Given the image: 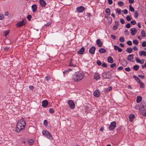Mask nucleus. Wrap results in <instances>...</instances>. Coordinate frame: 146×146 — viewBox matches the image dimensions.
<instances>
[{"mask_svg":"<svg viewBox=\"0 0 146 146\" xmlns=\"http://www.w3.org/2000/svg\"><path fill=\"white\" fill-rule=\"evenodd\" d=\"M26 125V122L24 120L21 119L18 121L17 123L15 131L17 132H19L25 127Z\"/></svg>","mask_w":146,"mask_h":146,"instance_id":"1","label":"nucleus"},{"mask_svg":"<svg viewBox=\"0 0 146 146\" xmlns=\"http://www.w3.org/2000/svg\"><path fill=\"white\" fill-rule=\"evenodd\" d=\"M84 74L80 72H77L74 74L72 76V79L75 82H77L81 80L84 77Z\"/></svg>","mask_w":146,"mask_h":146,"instance_id":"2","label":"nucleus"},{"mask_svg":"<svg viewBox=\"0 0 146 146\" xmlns=\"http://www.w3.org/2000/svg\"><path fill=\"white\" fill-rule=\"evenodd\" d=\"M42 133L43 135L48 139H52V137L49 132L46 130H43Z\"/></svg>","mask_w":146,"mask_h":146,"instance_id":"3","label":"nucleus"},{"mask_svg":"<svg viewBox=\"0 0 146 146\" xmlns=\"http://www.w3.org/2000/svg\"><path fill=\"white\" fill-rule=\"evenodd\" d=\"M116 123L115 121L111 122L110 125L109 127V129L110 130H113L115 127Z\"/></svg>","mask_w":146,"mask_h":146,"instance_id":"4","label":"nucleus"},{"mask_svg":"<svg viewBox=\"0 0 146 146\" xmlns=\"http://www.w3.org/2000/svg\"><path fill=\"white\" fill-rule=\"evenodd\" d=\"M26 23V22L25 21L23 20L22 21L19 22L17 23L16 25L17 27H19L25 25Z\"/></svg>","mask_w":146,"mask_h":146,"instance_id":"5","label":"nucleus"},{"mask_svg":"<svg viewBox=\"0 0 146 146\" xmlns=\"http://www.w3.org/2000/svg\"><path fill=\"white\" fill-rule=\"evenodd\" d=\"M85 10V8L83 6H81L77 8L76 10L78 13H81L82 12Z\"/></svg>","mask_w":146,"mask_h":146,"instance_id":"6","label":"nucleus"},{"mask_svg":"<svg viewBox=\"0 0 146 146\" xmlns=\"http://www.w3.org/2000/svg\"><path fill=\"white\" fill-rule=\"evenodd\" d=\"M68 104L70 108L73 109L75 108V104L74 102L72 100H69L68 101Z\"/></svg>","mask_w":146,"mask_h":146,"instance_id":"7","label":"nucleus"},{"mask_svg":"<svg viewBox=\"0 0 146 146\" xmlns=\"http://www.w3.org/2000/svg\"><path fill=\"white\" fill-rule=\"evenodd\" d=\"M94 79L96 80H98L100 77V74L98 73H95L94 76Z\"/></svg>","mask_w":146,"mask_h":146,"instance_id":"8","label":"nucleus"},{"mask_svg":"<svg viewBox=\"0 0 146 146\" xmlns=\"http://www.w3.org/2000/svg\"><path fill=\"white\" fill-rule=\"evenodd\" d=\"M96 48L94 46H92L89 50V52L92 54H94Z\"/></svg>","mask_w":146,"mask_h":146,"instance_id":"9","label":"nucleus"},{"mask_svg":"<svg viewBox=\"0 0 146 146\" xmlns=\"http://www.w3.org/2000/svg\"><path fill=\"white\" fill-rule=\"evenodd\" d=\"M40 3L42 7H44L46 5V3L44 0H39Z\"/></svg>","mask_w":146,"mask_h":146,"instance_id":"10","label":"nucleus"},{"mask_svg":"<svg viewBox=\"0 0 146 146\" xmlns=\"http://www.w3.org/2000/svg\"><path fill=\"white\" fill-rule=\"evenodd\" d=\"M131 34L133 35H135L137 33V30L135 28H132L131 29Z\"/></svg>","mask_w":146,"mask_h":146,"instance_id":"11","label":"nucleus"},{"mask_svg":"<svg viewBox=\"0 0 146 146\" xmlns=\"http://www.w3.org/2000/svg\"><path fill=\"white\" fill-rule=\"evenodd\" d=\"M94 96L96 97H99L100 95V92L98 90H96L94 93Z\"/></svg>","mask_w":146,"mask_h":146,"instance_id":"12","label":"nucleus"},{"mask_svg":"<svg viewBox=\"0 0 146 146\" xmlns=\"http://www.w3.org/2000/svg\"><path fill=\"white\" fill-rule=\"evenodd\" d=\"M96 43L98 46L100 47L102 46L103 44L102 42L99 39H98L97 40Z\"/></svg>","mask_w":146,"mask_h":146,"instance_id":"13","label":"nucleus"},{"mask_svg":"<svg viewBox=\"0 0 146 146\" xmlns=\"http://www.w3.org/2000/svg\"><path fill=\"white\" fill-rule=\"evenodd\" d=\"M48 104V102L46 100H44L42 102V106L44 107H46Z\"/></svg>","mask_w":146,"mask_h":146,"instance_id":"14","label":"nucleus"},{"mask_svg":"<svg viewBox=\"0 0 146 146\" xmlns=\"http://www.w3.org/2000/svg\"><path fill=\"white\" fill-rule=\"evenodd\" d=\"M133 58V55L132 54L129 55L127 57V59L128 60L132 61Z\"/></svg>","mask_w":146,"mask_h":146,"instance_id":"15","label":"nucleus"},{"mask_svg":"<svg viewBox=\"0 0 146 146\" xmlns=\"http://www.w3.org/2000/svg\"><path fill=\"white\" fill-rule=\"evenodd\" d=\"M136 61L138 63L142 64L144 62V60H140L139 58H135Z\"/></svg>","mask_w":146,"mask_h":146,"instance_id":"16","label":"nucleus"},{"mask_svg":"<svg viewBox=\"0 0 146 146\" xmlns=\"http://www.w3.org/2000/svg\"><path fill=\"white\" fill-rule=\"evenodd\" d=\"M85 50L84 48L83 47H82L79 51H78V53L79 54H82L83 53Z\"/></svg>","mask_w":146,"mask_h":146,"instance_id":"17","label":"nucleus"},{"mask_svg":"<svg viewBox=\"0 0 146 146\" xmlns=\"http://www.w3.org/2000/svg\"><path fill=\"white\" fill-rule=\"evenodd\" d=\"M139 54L140 56L143 55L146 56V52L144 50L141 51L139 52Z\"/></svg>","mask_w":146,"mask_h":146,"instance_id":"18","label":"nucleus"},{"mask_svg":"<svg viewBox=\"0 0 146 146\" xmlns=\"http://www.w3.org/2000/svg\"><path fill=\"white\" fill-rule=\"evenodd\" d=\"M32 11L33 12H35L37 10V7L36 5L35 4L33 5L32 6Z\"/></svg>","mask_w":146,"mask_h":146,"instance_id":"19","label":"nucleus"},{"mask_svg":"<svg viewBox=\"0 0 146 146\" xmlns=\"http://www.w3.org/2000/svg\"><path fill=\"white\" fill-rule=\"evenodd\" d=\"M135 117V115L133 114H131L129 116V121H132Z\"/></svg>","mask_w":146,"mask_h":146,"instance_id":"20","label":"nucleus"},{"mask_svg":"<svg viewBox=\"0 0 146 146\" xmlns=\"http://www.w3.org/2000/svg\"><path fill=\"white\" fill-rule=\"evenodd\" d=\"M108 61L109 63H112L113 62L112 58L111 56H109L108 58Z\"/></svg>","mask_w":146,"mask_h":146,"instance_id":"21","label":"nucleus"},{"mask_svg":"<svg viewBox=\"0 0 146 146\" xmlns=\"http://www.w3.org/2000/svg\"><path fill=\"white\" fill-rule=\"evenodd\" d=\"M142 98L140 96H138L136 100V102L137 103H139L142 100Z\"/></svg>","mask_w":146,"mask_h":146,"instance_id":"22","label":"nucleus"},{"mask_svg":"<svg viewBox=\"0 0 146 146\" xmlns=\"http://www.w3.org/2000/svg\"><path fill=\"white\" fill-rule=\"evenodd\" d=\"M72 59H71L70 60V62L69 64V66H73L75 67L76 66V65L75 64H73L72 63Z\"/></svg>","mask_w":146,"mask_h":146,"instance_id":"23","label":"nucleus"},{"mask_svg":"<svg viewBox=\"0 0 146 146\" xmlns=\"http://www.w3.org/2000/svg\"><path fill=\"white\" fill-rule=\"evenodd\" d=\"M126 51L128 53L130 54L132 52L133 49L131 48H127Z\"/></svg>","mask_w":146,"mask_h":146,"instance_id":"24","label":"nucleus"},{"mask_svg":"<svg viewBox=\"0 0 146 146\" xmlns=\"http://www.w3.org/2000/svg\"><path fill=\"white\" fill-rule=\"evenodd\" d=\"M99 52L100 53H104L106 52V50L104 48H101L99 50Z\"/></svg>","mask_w":146,"mask_h":146,"instance_id":"25","label":"nucleus"},{"mask_svg":"<svg viewBox=\"0 0 146 146\" xmlns=\"http://www.w3.org/2000/svg\"><path fill=\"white\" fill-rule=\"evenodd\" d=\"M34 141L32 139H30L28 141L29 144L30 145H32L34 143Z\"/></svg>","mask_w":146,"mask_h":146,"instance_id":"26","label":"nucleus"},{"mask_svg":"<svg viewBox=\"0 0 146 146\" xmlns=\"http://www.w3.org/2000/svg\"><path fill=\"white\" fill-rule=\"evenodd\" d=\"M141 36L143 37H144L146 36V34L145 31L143 30H142L141 31Z\"/></svg>","mask_w":146,"mask_h":146,"instance_id":"27","label":"nucleus"},{"mask_svg":"<svg viewBox=\"0 0 146 146\" xmlns=\"http://www.w3.org/2000/svg\"><path fill=\"white\" fill-rule=\"evenodd\" d=\"M121 64L123 65L126 66L127 65V61L124 60H122L121 61Z\"/></svg>","mask_w":146,"mask_h":146,"instance_id":"28","label":"nucleus"},{"mask_svg":"<svg viewBox=\"0 0 146 146\" xmlns=\"http://www.w3.org/2000/svg\"><path fill=\"white\" fill-rule=\"evenodd\" d=\"M139 83L140 84V88H143L145 87V85L143 82L141 81Z\"/></svg>","mask_w":146,"mask_h":146,"instance_id":"29","label":"nucleus"},{"mask_svg":"<svg viewBox=\"0 0 146 146\" xmlns=\"http://www.w3.org/2000/svg\"><path fill=\"white\" fill-rule=\"evenodd\" d=\"M119 41L121 42H123L125 41L124 38L123 37H120L119 38Z\"/></svg>","mask_w":146,"mask_h":146,"instance_id":"30","label":"nucleus"},{"mask_svg":"<svg viewBox=\"0 0 146 146\" xmlns=\"http://www.w3.org/2000/svg\"><path fill=\"white\" fill-rule=\"evenodd\" d=\"M131 19H132V18H131V16H130L129 15L127 16L126 17V20L128 21H130L131 20Z\"/></svg>","mask_w":146,"mask_h":146,"instance_id":"31","label":"nucleus"},{"mask_svg":"<svg viewBox=\"0 0 146 146\" xmlns=\"http://www.w3.org/2000/svg\"><path fill=\"white\" fill-rule=\"evenodd\" d=\"M133 77L135 79V80L138 83H139L141 82V81L140 79L138 78L136 76H134Z\"/></svg>","mask_w":146,"mask_h":146,"instance_id":"32","label":"nucleus"},{"mask_svg":"<svg viewBox=\"0 0 146 146\" xmlns=\"http://www.w3.org/2000/svg\"><path fill=\"white\" fill-rule=\"evenodd\" d=\"M133 68L135 70H137L139 68V66L138 65H136L133 66Z\"/></svg>","mask_w":146,"mask_h":146,"instance_id":"33","label":"nucleus"},{"mask_svg":"<svg viewBox=\"0 0 146 146\" xmlns=\"http://www.w3.org/2000/svg\"><path fill=\"white\" fill-rule=\"evenodd\" d=\"M110 10L109 8H107L106 9L105 12L106 13H108V15H110Z\"/></svg>","mask_w":146,"mask_h":146,"instance_id":"34","label":"nucleus"},{"mask_svg":"<svg viewBox=\"0 0 146 146\" xmlns=\"http://www.w3.org/2000/svg\"><path fill=\"white\" fill-rule=\"evenodd\" d=\"M129 9L130 10L131 12H133L134 11V9L133 7L130 5H129Z\"/></svg>","mask_w":146,"mask_h":146,"instance_id":"35","label":"nucleus"},{"mask_svg":"<svg viewBox=\"0 0 146 146\" xmlns=\"http://www.w3.org/2000/svg\"><path fill=\"white\" fill-rule=\"evenodd\" d=\"M116 11L118 14L120 15L121 14V11L120 9L117 8L116 9Z\"/></svg>","mask_w":146,"mask_h":146,"instance_id":"36","label":"nucleus"},{"mask_svg":"<svg viewBox=\"0 0 146 146\" xmlns=\"http://www.w3.org/2000/svg\"><path fill=\"white\" fill-rule=\"evenodd\" d=\"M72 70V69L70 68H69L67 70H65V71L63 72V74H65L66 73H68L70 71H71Z\"/></svg>","mask_w":146,"mask_h":146,"instance_id":"37","label":"nucleus"},{"mask_svg":"<svg viewBox=\"0 0 146 146\" xmlns=\"http://www.w3.org/2000/svg\"><path fill=\"white\" fill-rule=\"evenodd\" d=\"M45 78L47 81H48L51 79V77L49 76H47L45 77Z\"/></svg>","mask_w":146,"mask_h":146,"instance_id":"38","label":"nucleus"},{"mask_svg":"<svg viewBox=\"0 0 146 146\" xmlns=\"http://www.w3.org/2000/svg\"><path fill=\"white\" fill-rule=\"evenodd\" d=\"M141 45L143 47H145L146 46V42L145 41L143 42Z\"/></svg>","mask_w":146,"mask_h":146,"instance_id":"39","label":"nucleus"},{"mask_svg":"<svg viewBox=\"0 0 146 146\" xmlns=\"http://www.w3.org/2000/svg\"><path fill=\"white\" fill-rule=\"evenodd\" d=\"M49 112L50 113H54V111L53 109L50 108L49 110Z\"/></svg>","mask_w":146,"mask_h":146,"instance_id":"40","label":"nucleus"},{"mask_svg":"<svg viewBox=\"0 0 146 146\" xmlns=\"http://www.w3.org/2000/svg\"><path fill=\"white\" fill-rule=\"evenodd\" d=\"M9 30L6 31L5 33V35L6 37L9 34Z\"/></svg>","mask_w":146,"mask_h":146,"instance_id":"41","label":"nucleus"},{"mask_svg":"<svg viewBox=\"0 0 146 146\" xmlns=\"http://www.w3.org/2000/svg\"><path fill=\"white\" fill-rule=\"evenodd\" d=\"M127 44L129 46H131L132 45V43L131 41L128 40L127 42Z\"/></svg>","mask_w":146,"mask_h":146,"instance_id":"42","label":"nucleus"},{"mask_svg":"<svg viewBox=\"0 0 146 146\" xmlns=\"http://www.w3.org/2000/svg\"><path fill=\"white\" fill-rule=\"evenodd\" d=\"M133 43L134 44H135L136 45L138 44V41L137 40H135L133 41Z\"/></svg>","mask_w":146,"mask_h":146,"instance_id":"43","label":"nucleus"},{"mask_svg":"<svg viewBox=\"0 0 146 146\" xmlns=\"http://www.w3.org/2000/svg\"><path fill=\"white\" fill-rule=\"evenodd\" d=\"M122 12H123L124 13L125 15H126L128 13V10L127 9H124L122 11Z\"/></svg>","mask_w":146,"mask_h":146,"instance_id":"44","label":"nucleus"},{"mask_svg":"<svg viewBox=\"0 0 146 146\" xmlns=\"http://www.w3.org/2000/svg\"><path fill=\"white\" fill-rule=\"evenodd\" d=\"M112 87L111 86H110L106 89L107 92H109L112 89Z\"/></svg>","mask_w":146,"mask_h":146,"instance_id":"45","label":"nucleus"},{"mask_svg":"<svg viewBox=\"0 0 146 146\" xmlns=\"http://www.w3.org/2000/svg\"><path fill=\"white\" fill-rule=\"evenodd\" d=\"M131 23L132 24L134 25L136 24V22L135 20H132L131 21Z\"/></svg>","mask_w":146,"mask_h":146,"instance_id":"46","label":"nucleus"},{"mask_svg":"<svg viewBox=\"0 0 146 146\" xmlns=\"http://www.w3.org/2000/svg\"><path fill=\"white\" fill-rule=\"evenodd\" d=\"M138 15L137 11H135L134 13V16L136 18H137Z\"/></svg>","mask_w":146,"mask_h":146,"instance_id":"47","label":"nucleus"},{"mask_svg":"<svg viewBox=\"0 0 146 146\" xmlns=\"http://www.w3.org/2000/svg\"><path fill=\"white\" fill-rule=\"evenodd\" d=\"M4 17V15L3 14H0V20H2Z\"/></svg>","mask_w":146,"mask_h":146,"instance_id":"48","label":"nucleus"},{"mask_svg":"<svg viewBox=\"0 0 146 146\" xmlns=\"http://www.w3.org/2000/svg\"><path fill=\"white\" fill-rule=\"evenodd\" d=\"M47 121L46 120H44V125L46 126L47 125Z\"/></svg>","mask_w":146,"mask_h":146,"instance_id":"49","label":"nucleus"},{"mask_svg":"<svg viewBox=\"0 0 146 146\" xmlns=\"http://www.w3.org/2000/svg\"><path fill=\"white\" fill-rule=\"evenodd\" d=\"M118 5L120 6H123V3L122 1H119L118 3Z\"/></svg>","mask_w":146,"mask_h":146,"instance_id":"50","label":"nucleus"},{"mask_svg":"<svg viewBox=\"0 0 146 146\" xmlns=\"http://www.w3.org/2000/svg\"><path fill=\"white\" fill-rule=\"evenodd\" d=\"M124 32L126 35L128 36L129 35V33L128 31L127 30H125L124 31Z\"/></svg>","mask_w":146,"mask_h":146,"instance_id":"51","label":"nucleus"},{"mask_svg":"<svg viewBox=\"0 0 146 146\" xmlns=\"http://www.w3.org/2000/svg\"><path fill=\"white\" fill-rule=\"evenodd\" d=\"M117 28V26H116V25H115L113 26V30H115Z\"/></svg>","mask_w":146,"mask_h":146,"instance_id":"52","label":"nucleus"},{"mask_svg":"<svg viewBox=\"0 0 146 146\" xmlns=\"http://www.w3.org/2000/svg\"><path fill=\"white\" fill-rule=\"evenodd\" d=\"M116 66V64L115 63H113L110 65V67L111 68H113L114 67Z\"/></svg>","mask_w":146,"mask_h":146,"instance_id":"53","label":"nucleus"},{"mask_svg":"<svg viewBox=\"0 0 146 146\" xmlns=\"http://www.w3.org/2000/svg\"><path fill=\"white\" fill-rule=\"evenodd\" d=\"M125 70L127 72H129L131 70V69L129 67L125 68Z\"/></svg>","mask_w":146,"mask_h":146,"instance_id":"54","label":"nucleus"},{"mask_svg":"<svg viewBox=\"0 0 146 146\" xmlns=\"http://www.w3.org/2000/svg\"><path fill=\"white\" fill-rule=\"evenodd\" d=\"M126 27L127 28H129L131 27L130 24L129 23L127 24L126 25Z\"/></svg>","mask_w":146,"mask_h":146,"instance_id":"55","label":"nucleus"},{"mask_svg":"<svg viewBox=\"0 0 146 146\" xmlns=\"http://www.w3.org/2000/svg\"><path fill=\"white\" fill-rule=\"evenodd\" d=\"M120 21L122 24H124L125 23L124 20L123 19H120Z\"/></svg>","mask_w":146,"mask_h":146,"instance_id":"56","label":"nucleus"},{"mask_svg":"<svg viewBox=\"0 0 146 146\" xmlns=\"http://www.w3.org/2000/svg\"><path fill=\"white\" fill-rule=\"evenodd\" d=\"M114 49H115V50H118V48H119V47L118 46H116V45H114Z\"/></svg>","mask_w":146,"mask_h":146,"instance_id":"57","label":"nucleus"},{"mask_svg":"<svg viewBox=\"0 0 146 146\" xmlns=\"http://www.w3.org/2000/svg\"><path fill=\"white\" fill-rule=\"evenodd\" d=\"M111 36L114 40H115L116 38V36L114 35H111Z\"/></svg>","mask_w":146,"mask_h":146,"instance_id":"58","label":"nucleus"},{"mask_svg":"<svg viewBox=\"0 0 146 146\" xmlns=\"http://www.w3.org/2000/svg\"><path fill=\"white\" fill-rule=\"evenodd\" d=\"M102 66L103 67H107V64L106 63L104 62L102 63Z\"/></svg>","mask_w":146,"mask_h":146,"instance_id":"59","label":"nucleus"},{"mask_svg":"<svg viewBox=\"0 0 146 146\" xmlns=\"http://www.w3.org/2000/svg\"><path fill=\"white\" fill-rule=\"evenodd\" d=\"M31 15H29L27 17V19L30 21L31 20Z\"/></svg>","mask_w":146,"mask_h":146,"instance_id":"60","label":"nucleus"},{"mask_svg":"<svg viewBox=\"0 0 146 146\" xmlns=\"http://www.w3.org/2000/svg\"><path fill=\"white\" fill-rule=\"evenodd\" d=\"M9 48L8 47H5L4 48V50L6 51H8L9 50Z\"/></svg>","mask_w":146,"mask_h":146,"instance_id":"61","label":"nucleus"},{"mask_svg":"<svg viewBox=\"0 0 146 146\" xmlns=\"http://www.w3.org/2000/svg\"><path fill=\"white\" fill-rule=\"evenodd\" d=\"M142 68H146V62H145L144 65H143L141 66Z\"/></svg>","mask_w":146,"mask_h":146,"instance_id":"62","label":"nucleus"},{"mask_svg":"<svg viewBox=\"0 0 146 146\" xmlns=\"http://www.w3.org/2000/svg\"><path fill=\"white\" fill-rule=\"evenodd\" d=\"M108 2L109 4L111 5L113 1L112 0H108Z\"/></svg>","mask_w":146,"mask_h":146,"instance_id":"63","label":"nucleus"},{"mask_svg":"<svg viewBox=\"0 0 146 146\" xmlns=\"http://www.w3.org/2000/svg\"><path fill=\"white\" fill-rule=\"evenodd\" d=\"M97 63L99 65H100L102 64L101 61L99 60L97 62Z\"/></svg>","mask_w":146,"mask_h":146,"instance_id":"64","label":"nucleus"}]
</instances>
